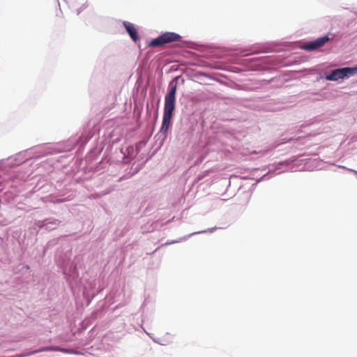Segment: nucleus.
Returning a JSON list of instances; mask_svg holds the SVG:
<instances>
[{
    "instance_id": "1",
    "label": "nucleus",
    "mask_w": 357,
    "mask_h": 357,
    "mask_svg": "<svg viewBox=\"0 0 357 357\" xmlns=\"http://www.w3.org/2000/svg\"><path fill=\"white\" fill-rule=\"evenodd\" d=\"M176 84L170 86L169 92L165 98V108L161 130L166 132L171 124L173 112L175 109Z\"/></svg>"
},
{
    "instance_id": "3",
    "label": "nucleus",
    "mask_w": 357,
    "mask_h": 357,
    "mask_svg": "<svg viewBox=\"0 0 357 357\" xmlns=\"http://www.w3.org/2000/svg\"><path fill=\"white\" fill-rule=\"evenodd\" d=\"M356 74H357V67H345L332 70L329 74L326 75V78L327 80L337 81L340 79L349 77V76H352Z\"/></svg>"
},
{
    "instance_id": "4",
    "label": "nucleus",
    "mask_w": 357,
    "mask_h": 357,
    "mask_svg": "<svg viewBox=\"0 0 357 357\" xmlns=\"http://www.w3.org/2000/svg\"><path fill=\"white\" fill-rule=\"evenodd\" d=\"M328 41H329L328 36H324L313 41H310L303 44L302 45V49L307 51H314L321 47H323Z\"/></svg>"
},
{
    "instance_id": "6",
    "label": "nucleus",
    "mask_w": 357,
    "mask_h": 357,
    "mask_svg": "<svg viewBox=\"0 0 357 357\" xmlns=\"http://www.w3.org/2000/svg\"><path fill=\"white\" fill-rule=\"evenodd\" d=\"M62 351L65 353H70V351L66 349H61L59 347H47L40 349L38 351Z\"/></svg>"
},
{
    "instance_id": "2",
    "label": "nucleus",
    "mask_w": 357,
    "mask_h": 357,
    "mask_svg": "<svg viewBox=\"0 0 357 357\" xmlns=\"http://www.w3.org/2000/svg\"><path fill=\"white\" fill-rule=\"evenodd\" d=\"M181 39V36L178 33L174 32H165L158 38L153 39L149 43V45L150 47H158L167 43L180 41Z\"/></svg>"
},
{
    "instance_id": "5",
    "label": "nucleus",
    "mask_w": 357,
    "mask_h": 357,
    "mask_svg": "<svg viewBox=\"0 0 357 357\" xmlns=\"http://www.w3.org/2000/svg\"><path fill=\"white\" fill-rule=\"evenodd\" d=\"M124 26L130 35V38L136 42L137 40H139L137 31L134 26L133 24L128 22H124L123 23Z\"/></svg>"
}]
</instances>
